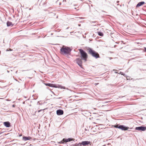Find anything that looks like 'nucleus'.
<instances>
[{
	"mask_svg": "<svg viewBox=\"0 0 146 146\" xmlns=\"http://www.w3.org/2000/svg\"><path fill=\"white\" fill-rule=\"evenodd\" d=\"M40 111H41L40 110L39 111H38V112H40Z\"/></svg>",
	"mask_w": 146,
	"mask_h": 146,
	"instance_id": "27",
	"label": "nucleus"
},
{
	"mask_svg": "<svg viewBox=\"0 0 146 146\" xmlns=\"http://www.w3.org/2000/svg\"><path fill=\"white\" fill-rule=\"evenodd\" d=\"M59 143L60 144H64V142H63V139L60 141V142H59L58 143Z\"/></svg>",
	"mask_w": 146,
	"mask_h": 146,
	"instance_id": "18",
	"label": "nucleus"
},
{
	"mask_svg": "<svg viewBox=\"0 0 146 146\" xmlns=\"http://www.w3.org/2000/svg\"><path fill=\"white\" fill-rule=\"evenodd\" d=\"M6 100L7 101H10V100L9 99H7Z\"/></svg>",
	"mask_w": 146,
	"mask_h": 146,
	"instance_id": "22",
	"label": "nucleus"
},
{
	"mask_svg": "<svg viewBox=\"0 0 146 146\" xmlns=\"http://www.w3.org/2000/svg\"><path fill=\"white\" fill-rule=\"evenodd\" d=\"M61 3H60L59 5H61Z\"/></svg>",
	"mask_w": 146,
	"mask_h": 146,
	"instance_id": "28",
	"label": "nucleus"
},
{
	"mask_svg": "<svg viewBox=\"0 0 146 146\" xmlns=\"http://www.w3.org/2000/svg\"><path fill=\"white\" fill-rule=\"evenodd\" d=\"M80 142L79 143H76L75 144H74L72 145V146H81L80 145Z\"/></svg>",
	"mask_w": 146,
	"mask_h": 146,
	"instance_id": "17",
	"label": "nucleus"
},
{
	"mask_svg": "<svg viewBox=\"0 0 146 146\" xmlns=\"http://www.w3.org/2000/svg\"><path fill=\"white\" fill-rule=\"evenodd\" d=\"M39 102H37V104H38V103H39Z\"/></svg>",
	"mask_w": 146,
	"mask_h": 146,
	"instance_id": "29",
	"label": "nucleus"
},
{
	"mask_svg": "<svg viewBox=\"0 0 146 146\" xmlns=\"http://www.w3.org/2000/svg\"><path fill=\"white\" fill-rule=\"evenodd\" d=\"M81 59L86 62L88 58V54L86 52L82 49H79Z\"/></svg>",
	"mask_w": 146,
	"mask_h": 146,
	"instance_id": "3",
	"label": "nucleus"
},
{
	"mask_svg": "<svg viewBox=\"0 0 146 146\" xmlns=\"http://www.w3.org/2000/svg\"><path fill=\"white\" fill-rule=\"evenodd\" d=\"M25 103V102H23V104H24Z\"/></svg>",
	"mask_w": 146,
	"mask_h": 146,
	"instance_id": "26",
	"label": "nucleus"
},
{
	"mask_svg": "<svg viewBox=\"0 0 146 146\" xmlns=\"http://www.w3.org/2000/svg\"><path fill=\"white\" fill-rule=\"evenodd\" d=\"M119 2V1H117V3H118Z\"/></svg>",
	"mask_w": 146,
	"mask_h": 146,
	"instance_id": "25",
	"label": "nucleus"
},
{
	"mask_svg": "<svg viewBox=\"0 0 146 146\" xmlns=\"http://www.w3.org/2000/svg\"><path fill=\"white\" fill-rule=\"evenodd\" d=\"M15 105H13V106H12V107H15Z\"/></svg>",
	"mask_w": 146,
	"mask_h": 146,
	"instance_id": "23",
	"label": "nucleus"
},
{
	"mask_svg": "<svg viewBox=\"0 0 146 146\" xmlns=\"http://www.w3.org/2000/svg\"><path fill=\"white\" fill-rule=\"evenodd\" d=\"M91 142L90 141H84L80 142L79 144L80 146H87L88 145H91Z\"/></svg>",
	"mask_w": 146,
	"mask_h": 146,
	"instance_id": "5",
	"label": "nucleus"
},
{
	"mask_svg": "<svg viewBox=\"0 0 146 146\" xmlns=\"http://www.w3.org/2000/svg\"><path fill=\"white\" fill-rule=\"evenodd\" d=\"M103 146H105V145H103Z\"/></svg>",
	"mask_w": 146,
	"mask_h": 146,
	"instance_id": "31",
	"label": "nucleus"
},
{
	"mask_svg": "<svg viewBox=\"0 0 146 146\" xmlns=\"http://www.w3.org/2000/svg\"><path fill=\"white\" fill-rule=\"evenodd\" d=\"M115 73H118V72H115Z\"/></svg>",
	"mask_w": 146,
	"mask_h": 146,
	"instance_id": "24",
	"label": "nucleus"
},
{
	"mask_svg": "<svg viewBox=\"0 0 146 146\" xmlns=\"http://www.w3.org/2000/svg\"><path fill=\"white\" fill-rule=\"evenodd\" d=\"M98 35L100 36H104V34L102 32H98Z\"/></svg>",
	"mask_w": 146,
	"mask_h": 146,
	"instance_id": "15",
	"label": "nucleus"
},
{
	"mask_svg": "<svg viewBox=\"0 0 146 146\" xmlns=\"http://www.w3.org/2000/svg\"><path fill=\"white\" fill-rule=\"evenodd\" d=\"M120 74H121V75H123V76L124 75V73L123 72H120Z\"/></svg>",
	"mask_w": 146,
	"mask_h": 146,
	"instance_id": "19",
	"label": "nucleus"
},
{
	"mask_svg": "<svg viewBox=\"0 0 146 146\" xmlns=\"http://www.w3.org/2000/svg\"><path fill=\"white\" fill-rule=\"evenodd\" d=\"M63 142H64V143H66L67 142H68V141L67 139L63 138Z\"/></svg>",
	"mask_w": 146,
	"mask_h": 146,
	"instance_id": "16",
	"label": "nucleus"
},
{
	"mask_svg": "<svg viewBox=\"0 0 146 146\" xmlns=\"http://www.w3.org/2000/svg\"><path fill=\"white\" fill-rule=\"evenodd\" d=\"M88 54L91 55L93 57L96 59L100 58V56L98 53L92 49L90 48L87 49Z\"/></svg>",
	"mask_w": 146,
	"mask_h": 146,
	"instance_id": "2",
	"label": "nucleus"
},
{
	"mask_svg": "<svg viewBox=\"0 0 146 146\" xmlns=\"http://www.w3.org/2000/svg\"><path fill=\"white\" fill-rule=\"evenodd\" d=\"M82 59L80 58H77L76 60L77 64L81 68H82Z\"/></svg>",
	"mask_w": 146,
	"mask_h": 146,
	"instance_id": "7",
	"label": "nucleus"
},
{
	"mask_svg": "<svg viewBox=\"0 0 146 146\" xmlns=\"http://www.w3.org/2000/svg\"><path fill=\"white\" fill-rule=\"evenodd\" d=\"M44 84L46 86H47L56 88L58 87V86H59V85H57L56 84L50 83H44Z\"/></svg>",
	"mask_w": 146,
	"mask_h": 146,
	"instance_id": "8",
	"label": "nucleus"
},
{
	"mask_svg": "<svg viewBox=\"0 0 146 146\" xmlns=\"http://www.w3.org/2000/svg\"><path fill=\"white\" fill-rule=\"evenodd\" d=\"M2 133H0V134H1Z\"/></svg>",
	"mask_w": 146,
	"mask_h": 146,
	"instance_id": "30",
	"label": "nucleus"
},
{
	"mask_svg": "<svg viewBox=\"0 0 146 146\" xmlns=\"http://www.w3.org/2000/svg\"><path fill=\"white\" fill-rule=\"evenodd\" d=\"M145 3V2L144 1H141L140 2H139L138 3V4L136 6V7H140L144 4Z\"/></svg>",
	"mask_w": 146,
	"mask_h": 146,
	"instance_id": "12",
	"label": "nucleus"
},
{
	"mask_svg": "<svg viewBox=\"0 0 146 146\" xmlns=\"http://www.w3.org/2000/svg\"><path fill=\"white\" fill-rule=\"evenodd\" d=\"M113 127L115 128L120 129L123 131L128 130V131H130V130H128L129 129H130L129 127H126L124 125L117 124L114 125Z\"/></svg>",
	"mask_w": 146,
	"mask_h": 146,
	"instance_id": "4",
	"label": "nucleus"
},
{
	"mask_svg": "<svg viewBox=\"0 0 146 146\" xmlns=\"http://www.w3.org/2000/svg\"><path fill=\"white\" fill-rule=\"evenodd\" d=\"M64 113L63 111L61 109H59L56 111V114L58 115H60L63 114Z\"/></svg>",
	"mask_w": 146,
	"mask_h": 146,
	"instance_id": "9",
	"label": "nucleus"
},
{
	"mask_svg": "<svg viewBox=\"0 0 146 146\" xmlns=\"http://www.w3.org/2000/svg\"><path fill=\"white\" fill-rule=\"evenodd\" d=\"M68 142H70L72 141H74L75 140V139L74 138H69L68 139H67Z\"/></svg>",
	"mask_w": 146,
	"mask_h": 146,
	"instance_id": "14",
	"label": "nucleus"
},
{
	"mask_svg": "<svg viewBox=\"0 0 146 146\" xmlns=\"http://www.w3.org/2000/svg\"><path fill=\"white\" fill-rule=\"evenodd\" d=\"M135 129L137 130L144 131L146 129V126H142L136 127L135 128Z\"/></svg>",
	"mask_w": 146,
	"mask_h": 146,
	"instance_id": "6",
	"label": "nucleus"
},
{
	"mask_svg": "<svg viewBox=\"0 0 146 146\" xmlns=\"http://www.w3.org/2000/svg\"><path fill=\"white\" fill-rule=\"evenodd\" d=\"M72 49L69 47L63 46L60 49V52L61 54L64 55H70Z\"/></svg>",
	"mask_w": 146,
	"mask_h": 146,
	"instance_id": "1",
	"label": "nucleus"
},
{
	"mask_svg": "<svg viewBox=\"0 0 146 146\" xmlns=\"http://www.w3.org/2000/svg\"><path fill=\"white\" fill-rule=\"evenodd\" d=\"M3 124L7 127H9L11 126V124L9 121L4 122Z\"/></svg>",
	"mask_w": 146,
	"mask_h": 146,
	"instance_id": "10",
	"label": "nucleus"
},
{
	"mask_svg": "<svg viewBox=\"0 0 146 146\" xmlns=\"http://www.w3.org/2000/svg\"><path fill=\"white\" fill-rule=\"evenodd\" d=\"M144 51L146 52V47L144 48Z\"/></svg>",
	"mask_w": 146,
	"mask_h": 146,
	"instance_id": "21",
	"label": "nucleus"
},
{
	"mask_svg": "<svg viewBox=\"0 0 146 146\" xmlns=\"http://www.w3.org/2000/svg\"><path fill=\"white\" fill-rule=\"evenodd\" d=\"M31 139V137L30 136L27 137L25 136H23V140L24 141L29 140Z\"/></svg>",
	"mask_w": 146,
	"mask_h": 146,
	"instance_id": "11",
	"label": "nucleus"
},
{
	"mask_svg": "<svg viewBox=\"0 0 146 146\" xmlns=\"http://www.w3.org/2000/svg\"><path fill=\"white\" fill-rule=\"evenodd\" d=\"M7 27H9L10 26H13V25L12 24V23L9 21H8L7 23Z\"/></svg>",
	"mask_w": 146,
	"mask_h": 146,
	"instance_id": "13",
	"label": "nucleus"
},
{
	"mask_svg": "<svg viewBox=\"0 0 146 146\" xmlns=\"http://www.w3.org/2000/svg\"><path fill=\"white\" fill-rule=\"evenodd\" d=\"M16 144V146H18V145H20V144H16V143H14V145Z\"/></svg>",
	"mask_w": 146,
	"mask_h": 146,
	"instance_id": "20",
	"label": "nucleus"
}]
</instances>
